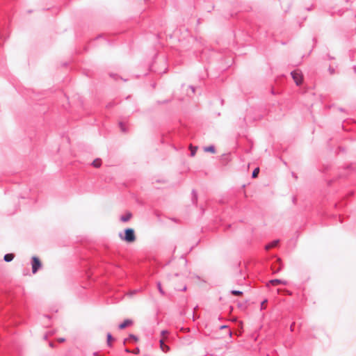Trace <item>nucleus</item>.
<instances>
[{
	"label": "nucleus",
	"mask_w": 356,
	"mask_h": 356,
	"mask_svg": "<svg viewBox=\"0 0 356 356\" xmlns=\"http://www.w3.org/2000/svg\"><path fill=\"white\" fill-rule=\"evenodd\" d=\"M119 237L127 243H132L136 240V235L134 229L132 228H126L124 229V232L119 234Z\"/></svg>",
	"instance_id": "1"
},
{
	"label": "nucleus",
	"mask_w": 356,
	"mask_h": 356,
	"mask_svg": "<svg viewBox=\"0 0 356 356\" xmlns=\"http://www.w3.org/2000/svg\"><path fill=\"white\" fill-rule=\"evenodd\" d=\"M31 267H32V273L35 274L41 268H42V262L40 259L36 256H33L31 257Z\"/></svg>",
	"instance_id": "2"
},
{
	"label": "nucleus",
	"mask_w": 356,
	"mask_h": 356,
	"mask_svg": "<svg viewBox=\"0 0 356 356\" xmlns=\"http://www.w3.org/2000/svg\"><path fill=\"white\" fill-rule=\"evenodd\" d=\"M291 75L297 86H300L303 81L302 74L298 70H293L291 72Z\"/></svg>",
	"instance_id": "3"
},
{
	"label": "nucleus",
	"mask_w": 356,
	"mask_h": 356,
	"mask_svg": "<svg viewBox=\"0 0 356 356\" xmlns=\"http://www.w3.org/2000/svg\"><path fill=\"white\" fill-rule=\"evenodd\" d=\"M272 268L274 273H277L280 272L283 268V265L282 264L280 258H277L275 264H273Z\"/></svg>",
	"instance_id": "4"
},
{
	"label": "nucleus",
	"mask_w": 356,
	"mask_h": 356,
	"mask_svg": "<svg viewBox=\"0 0 356 356\" xmlns=\"http://www.w3.org/2000/svg\"><path fill=\"white\" fill-rule=\"evenodd\" d=\"M133 324V321L131 319H125L123 322L118 325V328L120 330H123L127 327Z\"/></svg>",
	"instance_id": "5"
},
{
	"label": "nucleus",
	"mask_w": 356,
	"mask_h": 356,
	"mask_svg": "<svg viewBox=\"0 0 356 356\" xmlns=\"http://www.w3.org/2000/svg\"><path fill=\"white\" fill-rule=\"evenodd\" d=\"M269 284L272 285H277L279 284H282L284 285H286L287 282L286 280H280V279H273L269 281Z\"/></svg>",
	"instance_id": "6"
},
{
	"label": "nucleus",
	"mask_w": 356,
	"mask_h": 356,
	"mask_svg": "<svg viewBox=\"0 0 356 356\" xmlns=\"http://www.w3.org/2000/svg\"><path fill=\"white\" fill-rule=\"evenodd\" d=\"M279 243H280V240L275 239V240L273 241L272 242H270V243L266 245L265 249L266 250H269L270 249L276 247Z\"/></svg>",
	"instance_id": "7"
},
{
	"label": "nucleus",
	"mask_w": 356,
	"mask_h": 356,
	"mask_svg": "<svg viewBox=\"0 0 356 356\" xmlns=\"http://www.w3.org/2000/svg\"><path fill=\"white\" fill-rule=\"evenodd\" d=\"M159 343H160V348L162 350V351H163L164 353H168V351H170V346L168 345H165L164 343L163 339H160Z\"/></svg>",
	"instance_id": "8"
},
{
	"label": "nucleus",
	"mask_w": 356,
	"mask_h": 356,
	"mask_svg": "<svg viewBox=\"0 0 356 356\" xmlns=\"http://www.w3.org/2000/svg\"><path fill=\"white\" fill-rule=\"evenodd\" d=\"M191 201L193 204L196 205L197 203V193L195 189L191 191Z\"/></svg>",
	"instance_id": "9"
},
{
	"label": "nucleus",
	"mask_w": 356,
	"mask_h": 356,
	"mask_svg": "<svg viewBox=\"0 0 356 356\" xmlns=\"http://www.w3.org/2000/svg\"><path fill=\"white\" fill-rule=\"evenodd\" d=\"M131 216L132 214L130 212H128L126 214L121 216L120 220L122 222H126L131 219Z\"/></svg>",
	"instance_id": "10"
},
{
	"label": "nucleus",
	"mask_w": 356,
	"mask_h": 356,
	"mask_svg": "<svg viewBox=\"0 0 356 356\" xmlns=\"http://www.w3.org/2000/svg\"><path fill=\"white\" fill-rule=\"evenodd\" d=\"M15 255L13 253H7L3 257V260L6 262H10L13 260Z\"/></svg>",
	"instance_id": "11"
},
{
	"label": "nucleus",
	"mask_w": 356,
	"mask_h": 356,
	"mask_svg": "<svg viewBox=\"0 0 356 356\" xmlns=\"http://www.w3.org/2000/svg\"><path fill=\"white\" fill-rule=\"evenodd\" d=\"M204 152H210V153H212V154L216 153V148H215V146L213 145L207 146V147H205L204 148Z\"/></svg>",
	"instance_id": "12"
},
{
	"label": "nucleus",
	"mask_w": 356,
	"mask_h": 356,
	"mask_svg": "<svg viewBox=\"0 0 356 356\" xmlns=\"http://www.w3.org/2000/svg\"><path fill=\"white\" fill-rule=\"evenodd\" d=\"M128 339H131V340H133L134 341L136 342V341H138V337L137 336H136L135 334H130L129 335L128 339H124L123 343H124V344H125L126 341H127Z\"/></svg>",
	"instance_id": "13"
},
{
	"label": "nucleus",
	"mask_w": 356,
	"mask_h": 356,
	"mask_svg": "<svg viewBox=\"0 0 356 356\" xmlns=\"http://www.w3.org/2000/svg\"><path fill=\"white\" fill-rule=\"evenodd\" d=\"M113 340H114V338L112 336V334L110 332H108L107 334H106L107 345L108 346H111V341H113Z\"/></svg>",
	"instance_id": "14"
},
{
	"label": "nucleus",
	"mask_w": 356,
	"mask_h": 356,
	"mask_svg": "<svg viewBox=\"0 0 356 356\" xmlns=\"http://www.w3.org/2000/svg\"><path fill=\"white\" fill-rule=\"evenodd\" d=\"M101 164H102V161L100 159H95L92 163V165L95 167V168H99L101 166Z\"/></svg>",
	"instance_id": "15"
},
{
	"label": "nucleus",
	"mask_w": 356,
	"mask_h": 356,
	"mask_svg": "<svg viewBox=\"0 0 356 356\" xmlns=\"http://www.w3.org/2000/svg\"><path fill=\"white\" fill-rule=\"evenodd\" d=\"M156 286H157V289L159 291V293L162 295V296H164L165 294L164 290L163 289L162 286H161V284L160 282H156Z\"/></svg>",
	"instance_id": "16"
},
{
	"label": "nucleus",
	"mask_w": 356,
	"mask_h": 356,
	"mask_svg": "<svg viewBox=\"0 0 356 356\" xmlns=\"http://www.w3.org/2000/svg\"><path fill=\"white\" fill-rule=\"evenodd\" d=\"M197 149V147H193L192 145L190 146V150H191L190 155H191V156H194L195 155Z\"/></svg>",
	"instance_id": "17"
},
{
	"label": "nucleus",
	"mask_w": 356,
	"mask_h": 356,
	"mask_svg": "<svg viewBox=\"0 0 356 356\" xmlns=\"http://www.w3.org/2000/svg\"><path fill=\"white\" fill-rule=\"evenodd\" d=\"M231 294L234 295V296H241L243 295V291H239V290H235V289H233L230 291Z\"/></svg>",
	"instance_id": "18"
},
{
	"label": "nucleus",
	"mask_w": 356,
	"mask_h": 356,
	"mask_svg": "<svg viewBox=\"0 0 356 356\" xmlns=\"http://www.w3.org/2000/svg\"><path fill=\"white\" fill-rule=\"evenodd\" d=\"M119 126H120V130H121L122 132H123V133H127V129L125 125L123 124V122H119Z\"/></svg>",
	"instance_id": "19"
},
{
	"label": "nucleus",
	"mask_w": 356,
	"mask_h": 356,
	"mask_svg": "<svg viewBox=\"0 0 356 356\" xmlns=\"http://www.w3.org/2000/svg\"><path fill=\"white\" fill-rule=\"evenodd\" d=\"M259 172V168H254L252 172V178L257 177Z\"/></svg>",
	"instance_id": "20"
},
{
	"label": "nucleus",
	"mask_w": 356,
	"mask_h": 356,
	"mask_svg": "<svg viewBox=\"0 0 356 356\" xmlns=\"http://www.w3.org/2000/svg\"><path fill=\"white\" fill-rule=\"evenodd\" d=\"M267 299H264L263 301L261 302V310L264 309V304L267 302Z\"/></svg>",
	"instance_id": "21"
},
{
	"label": "nucleus",
	"mask_w": 356,
	"mask_h": 356,
	"mask_svg": "<svg viewBox=\"0 0 356 356\" xmlns=\"http://www.w3.org/2000/svg\"><path fill=\"white\" fill-rule=\"evenodd\" d=\"M328 71L330 74H333L334 73V69L331 66L329 67Z\"/></svg>",
	"instance_id": "22"
},
{
	"label": "nucleus",
	"mask_w": 356,
	"mask_h": 356,
	"mask_svg": "<svg viewBox=\"0 0 356 356\" xmlns=\"http://www.w3.org/2000/svg\"><path fill=\"white\" fill-rule=\"evenodd\" d=\"M140 353V349L139 348H136L133 351H132V353L134 354H138Z\"/></svg>",
	"instance_id": "23"
},
{
	"label": "nucleus",
	"mask_w": 356,
	"mask_h": 356,
	"mask_svg": "<svg viewBox=\"0 0 356 356\" xmlns=\"http://www.w3.org/2000/svg\"><path fill=\"white\" fill-rule=\"evenodd\" d=\"M114 105H115V104H114V103H113V102H110V103H108V104L106 105V107H107V108H112L113 106H114Z\"/></svg>",
	"instance_id": "24"
},
{
	"label": "nucleus",
	"mask_w": 356,
	"mask_h": 356,
	"mask_svg": "<svg viewBox=\"0 0 356 356\" xmlns=\"http://www.w3.org/2000/svg\"><path fill=\"white\" fill-rule=\"evenodd\" d=\"M225 328H228V325H222L219 327L220 330H223V329H225Z\"/></svg>",
	"instance_id": "25"
},
{
	"label": "nucleus",
	"mask_w": 356,
	"mask_h": 356,
	"mask_svg": "<svg viewBox=\"0 0 356 356\" xmlns=\"http://www.w3.org/2000/svg\"><path fill=\"white\" fill-rule=\"evenodd\" d=\"M58 341L60 343L64 342V341H65V339L63 337L58 338Z\"/></svg>",
	"instance_id": "26"
},
{
	"label": "nucleus",
	"mask_w": 356,
	"mask_h": 356,
	"mask_svg": "<svg viewBox=\"0 0 356 356\" xmlns=\"http://www.w3.org/2000/svg\"><path fill=\"white\" fill-rule=\"evenodd\" d=\"M187 289V286L185 285L182 289H178L177 290L181 291H186Z\"/></svg>",
	"instance_id": "27"
},
{
	"label": "nucleus",
	"mask_w": 356,
	"mask_h": 356,
	"mask_svg": "<svg viewBox=\"0 0 356 356\" xmlns=\"http://www.w3.org/2000/svg\"><path fill=\"white\" fill-rule=\"evenodd\" d=\"M168 330H162V331H161V334L162 336H163V335H165V334H168Z\"/></svg>",
	"instance_id": "28"
},
{
	"label": "nucleus",
	"mask_w": 356,
	"mask_h": 356,
	"mask_svg": "<svg viewBox=\"0 0 356 356\" xmlns=\"http://www.w3.org/2000/svg\"><path fill=\"white\" fill-rule=\"evenodd\" d=\"M189 88L191 90L192 92L194 93L195 90V88L193 86H189Z\"/></svg>",
	"instance_id": "29"
},
{
	"label": "nucleus",
	"mask_w": 356,
	"mask_h": 356,
	"mask_svg": "<svg viewBox=\"0 0 356 356\" xmlns=\"http://www.w3.org/2000/svg\"><path fill=\"white\" fill-rule=\"evenodd\" d=\"M169 102H170V100L166 99V100H164V101H163V102H159V104H165V103H168Z\"/></svg>",
	"instance_id": "30"
},
{
	"label": "nucleus",
	"mask_w": 356,
	"mask_h": 356,
	"mask_svg": "<svg viewBox=\"0 0 356 356\" xmlns=\"http://www.w3.org/2000/svg\"><path fill=\"white\" fill-rule=\"evenodd\" d=\"M43 317H44V318L48 319V320H49V319L51 318V316H50L49 315H44V316H43Z\"/></svg>",
	"instance_id": "31"
},
{
	"label": "nucleus",
	"mask_w": 356,
	"mask_h": 356,
	"mask_svg": "<svg viewBox=\"0 0 356 356\" xmlns=\"http://www.w3.org/2000/svg\"><path fill=\"white\" fill-rule=\"evenodd\" d=\"M125 350V352H126V353H132V352L130 350V349H129V348H125V350Z\"/></svg>",
	"instance_id": "32"
},
{
	"label": "nucleus",
	"mask_w": 356,
	"mask_h": 356,
	"mask_svg": "<svg viewBox=\"0 0 356 356\" xmlns=\"http://www.w3.org/2000/svg\"><path fill=\"white\" fill-rule=\"evenodd\" d=\"M54 343L53 342H49V346L51 347H54Z\"/></svg>",
	"instance_id": "33"
},
{
	"label": "nucleus",
	"mask_w": 356,
	"mask_h": 356,
	"mask_svg": "<svg viewBox=\"0 0 356 356\" xmlns=\"http://www.w3.org/2000/svg\"><path fill=\"white\" fill-rule=\"evenodd\" d=\"M292 176H293V177H294L296 179H297V178H298V177L295 175V173H294V172H292Z\"/></svg>",
	"instance_id": "34"
},
{
	"label": "nucleus",
	"mask_w": 356,
	"mask_h": 356,
	"mask_svg": "<svg viewBox=\"0 0 356 356\" xmlns=\"http://www.w3.org/2000/svg\"><path fill=\"white\" fill-rule=\"evenodd\" d=\"M242 306H243V304H242V303L239 302V303L238 304V307H241Z\"/></svg>",
	"instance_id": "35"
},
{
	"label": "nucleus",
	"mask_w": 356,
	"mask_h": 356,
	"mask_svg": "<svg viewBox=\"0 0 356 356\" xmlns=\"http://www.w3.org/2000/svg\"><path fill=\"white\" fill-rule=\"evenodd\" d=\"M228 333H229V337H232V331H231V330H229V332H228Z\"/></svg>",
	"instance_id": "36"
},
{
	"label": "nucleus",
	"mask_w": 356,
	"mask_h": 356,
	"mask_svg": "<svg viewBox=\"0 0 356 356\" xmlns=\"http://www.w3.org/2000/svg\"><path fill=\"white\" fill-rule=\"evenodd\" d=\"M339 110L340 111H341V112H343V111H344V109H343V108H339Z\"/></svg>",
	"instance_id": "37"
},
{
	"label": "nucleus",
	"mask_w": 356,
	"mask_h": 356,
	"mask_svg": "<svg viewBox=\"0 0 356 356\" xmlns=\"http://www.w3.org/2000/svg\"><path fill=\"white\" fill-rule=\"evenodd\" d=\"M328 58H329L330 60H331V59H333L334 58H333V57H332V56H330V55H328Z\"/></svg>",
	"instance_id": "38"
},
{
	"label": "nucleus",
	"mask_w": 356,
	"mask_h": 356,
	"mask_svg": "<svg viewBox=\"0 0 356 356\" xmlns=\"http://www.w3.org/2000/svg\"><path fill=\"white\" fill-rule=\"evenodd\" d=\"M353 70H354L355 72L356 73V65H355V66L353 67Z\"/></svg>",
	"instance_id": "39"
},
{
	"label": "nucleus",
	"mask_w": 356,
	"mask_h": 356,
	"mask_svg": "<svg viewBox=\"0 0 356 356\" xmlns=\"http://www.w3.org/2000/svg\"><path fill=\"white\" fill-rule=\"evenodd\" d=\"M135 293H136V291H131V295H133V294H135Z\"/></svg>",
	"instance_id": "40"
},
{
	"label": "nucleus",
	"mask_w": 356,
	"mask_h": 356,
	"mask_svg": "<svg viewBox=\"0 0 356 356\" xmlns=\"http://www.w3.org/2000/svg\"><path fill=\"white\" fill-rule=\"evenodd\" d=\"M290 329L291 331H293V325H291Z\"/></svg>",
	"instance_id": "41"
},
{
	"label": "nucleus",
	"mask_w": 356,
	"mask_h": 356,
	"mask_svg": "<svg viewBox=\"0 0 356 356\" xmlns=\"http://www.w3.org/2000/svg\"><path fill=\"white\" fill-rule=\"evenodd\" d=\"M220 102H221V104L222 105L223 102H224L223 99H221Z\"/></svg>",
	"instance_id": "42"
},
{
	"label": "nucleus",
	"mask_w": 356,
	"mask_h": 356,
	"mask_svg": "<svg viewBox=\"0 0 356 356\" xmlns=\"http://www.w3.org/2000/svg\"><path fill=\"white\" fill-rule=\"evenodd\" d=\"M93 355H97V352H95V353H93Z\"/></svg>",
	"instance_id": "43"
},
{
	"label": "nucleus",
	"mask_w": 356,
	"mask_h": 356,
	"mask_svg": "<svg viewBox=\"0 0 356 356\" xmlns=\"http://www.w3.org/2000/svg\"><path fill=\"white\" fill-rule=\"evenodd\" d=\"M178 275H179V274H178V273H175V276H176V277H177Z\"/></svg>",
	"instance_id": "44"
},
{
	"label": "nucleus",
	"mask_w": 356,
	"mask_h": 356,
	"mask_svg": "<svg viewBox=\"0 0 356 356\" xmlns=\"http://www.w3.org/2000/svg\"><path fill=\"white\" fill-rule=\"evenodd\" d=\"M44 338L46 339L47 338V335H44Z\"/></svg>",
	"instance_id": "45"
},
{
	"label": "nucleus",
	"mask_w": 356,
	"mask_h": 356,
	"mask_svg": "<svg viewBox=\"0 0 356 356\" xmlns=\"http://www.w3.org/2000/svg\"><path fill=\"white\" fill-rule=\"evenodd\" d=\"M192 250H193V247H191V248H190L189 252H190V251H191Z\"/></svg>",
	"instance_id": "46"
}]
</instances>
